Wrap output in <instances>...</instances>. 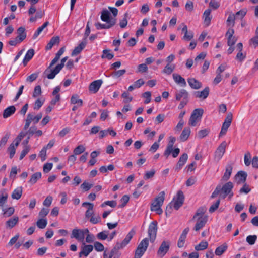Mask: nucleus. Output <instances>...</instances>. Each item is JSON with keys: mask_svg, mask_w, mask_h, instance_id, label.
<instances>
[{"mask_svg": "<svg viewBox=\"0 0 258 258\" xmlns=\"http://www.w3.org/2000/svg\"><path fill=\"white\" fill-rule=\"evenodd\" d=\"M206 209L204 207L199 208L193 216L192 220L196 221L194 229L198 231L204 227L208 221V216L205 214Z\"/></svg>", "mask_w": 258, "mask_h": 258, "instance_id": "f257e3e1", "label": "nucleus"}, {"mask_svg": "<svg viewBox=\"0 0 258 258\" xmlns=\"http://www.w3.org/2000/svg\"><path fill=\"white\" fill-rule=\"evenodd\" d=\"M165 193L164 191L160 192L158 196L154 199L151 204V210L155 211L157 214L160 215L163 213L161 209L164 199Z\"/></svg>", "mask_w": 258, "mask_h": 258, "instance_id": "f03ea898", "label": "nucleus"}, {"mask_svg": "<svg viewBox=\"0 0 258 258\" xmlns=\"http://www.w3.org/2000/svg\"><path fill=\"white\" fill-rule=\"evenodd\" d=\"M184 200V196L183 192L181 190H179L177 192L176 196L174 198L173 201L167 206L166 214H167L168 212L171 213L172 205L176 210H178L183 205Z\"/></svg>", "mask_w": 258, "mask_h": 258, "instance_id": "7ed1b4c3", "label": "nucleus"}, {"mask_svg": "<svg viewBox=\"0 0 258 258\" xmlns=\"http://www.w3.org/2000/svg\"><path fill=\"white\" fill-rule=\"evenodd\" d=\"M203 113L204 110L203 109H195L190 117L188 124L192 126H195L197 122L201 120Z\"/></svg>", "mask_w": 258, "mask_h": 258, "instance_id": "20e7f679", "label": "nucleus"}, {"mask_svg": "<svg viewBox=\"0 0 258 258\" xmlns=\"http://www.w3.org/2000/svg\"><path fill=\"white\" fill-rule=\"evenodd\" d=\"M89 233L88 229H74L72 230L71 237L75 238L79 241H83L86 234Z\"/></svg>", "mask_w": 258, "mask_h": 258, "instance_id": "39448f33", "label": "nucleus"}, {"mask_svg": "<svg viewBox=\"0 0 258 258\" xmlns=\"http://www.w3.org/2000/svg\"><path fill=\"white\" fill-rule=\"evenodd\" d=\"M157 229V222L156 221H153L150 224L148 233L151 242H153L156 237Z\"/></svg>", "mask_w": 258, "mask_h": 258, "instance_id": "423d86ee", "label": "nucleus"}, {"mask_svg": "<svg viewBox=\"0 0 258 258\" xmlns=\"http://www.w3.org/2000/svg\"><path fill=\"white\" fill-rule=\"evenodd\" d=\"M170 242L169 241H163L157 251V255L160 257H163L168 251L170 247Z\"/></svg>", "mask_w": 258, "mask_h": 258, "instance_id": "0eeeda50", "label": "nucleus"}, {"mask_svg": "<svg viewBox=\"0 0 258 258\" xmlns=\"http://www.w3.org/2000/svg\"><path fill=\"white\" fill-rule=\"evenodd\" d=\"M68 57H63L61 60V63L57 64L55 68L51 70L50 73H49V79H53L55 76L60 71L62 68L64 66V63L67 60Z\"/></svg>", "mask_w": 258, "mask_h": 258, "instance_id": "6e6552de", "label": "nucleus"}, {"mask_svg": "<svg viewBox=\"0 0 258 258\" xmlns=\"http://www.w3.org/2000/svg\"><path fill=\"white\" fill-rule=\"evenodd\" d=\"M135 234V231L134 229H132L127 234V235L125 236L124 240L121 242H117V248L122 249L126 245H127L130 240L132 239L133 237Z\"/></svg>", "mask_w": 258, "mask_h": 258, "instance_id": "1a4fd4ad", "label": "nucleus"}, {"mask_svg": "<svg viewBox=\"0 0 258 258\" xmlns=\"http://www.w3.org/2000/svg\"><path fill=\"white\" fill-rule=\"evenodd\" d=\"M227 143L225 141L222 142L218 146L215 153V159L219 161L225 152Z\"/></svg>", "mask_w": 258, "mask_h": 258, "instance_id": "9d476101", "label": "nucleus"}, {"mask_svg": "<svg viewBox=\"0 0 258 258\" xmlns=\"http://www.w3.org/2000/svg\"><path fill=\"white\" fill-rule=\"evenodd\" d=\"M233 187V184L231 182H228L225 183L222 187H221V191L223 192V198H225L226 196L229 195V197L231 198L233 194L232 189Z\"/></svg>", "mask_w": 258, "mask_h": 258, "instance_id": "9b49d317", "label": "nucleus"}, {"mask_svg": "<svg viewBox=\"0 0 258 258\" xmlns=\"http://www.w3.org/2000/svg\"><path fill=\"white\" fill-rule=\"evenodd\" d=\"M176 141V138L174 137L170 136L169 137V142L167 146L166 149L164 153V155L167 158L171 154L173 148L174 144Z\"/></svg>", "mask_w": 258, "mask_h": 258, "instance_id": "f8f14e48", "label": "nucleus"}, {"mask_svg": "<svg viewBox=\"0 0 258 258\" xmlns=\"http://www.w3.org/2000/svg\"><path fill=\"white\" fill-rule=\"evenodd\" d=\"M247 174L243 171H240L235 175V181L238 184H241L245 183Z\"/></svg>", "mask_w": 258, "mask_h": 258, "instance_id": "ddd939ff", "label": "nucleus"}, {"mask_svg": "<svg viewBox=\"0 0 258 258\" xmlns=\"http://www.w3.org/2000/svg\"><path fill=\"white\" fill-rule=\"evenodd\" d=\"M102 83V80H97L92 82L89 85V91L93 93H96L99 89Z\"/></svg>", "mask_w": 258, "mask_h": 258, "instance_id": "4468645a", "label": "nucleus"}, {"mask_svg": "<svg viewBox=\"0 0 258 258\" xmlns=\"http://www.w3.org/2000/svg\"><path fill=\"white\" fill-rule=\"evenodd\" d=\"M87 41L86 38H84L82 41L80 43V44L76 47L74 49L72 52V56H75L77 54H79L82 50L85 48L87 44Z\"/></svg>", "mask_w": 258, "mask_h": 258, "instance_id": "2eb2a0df", "label": "nucleus"}, {"mask_svg": "<svg viewBox=\"0 0 258 258\" xmlns=\"http://www.w3.org/2000/svg\"><path fill=\"white\" fill-rule=\"evenodd\" d=\"M189 231V228L188 227L185 228L183 231L177 242V246L179 248H182L184 246L186 236Z\"/></svg>", "mask_w": 258, "mask_h": 258, "instance_id": "dca6fc26", "label": "nucleus"}, {"mask_svg": "<svg viewBox=\"0 0 258 258\" xmlns=\"http://www.w3.org/2000/svg\"><path fill=\"white\" fill-rule=\"evenodd\" d=\"M209 91V88L208 87H206L201 91H196L194 93V95L197 98L205 99L208 96Z\"/></svg>", "mask_w": 258, "mask_h": 258, "instance_id": "f3484780", "label": "nucleus"}, {"mask_svg": "<svg viewBox=\"0 0 258 258\" xmlns=\"http://www.w3.org/2000/svg\"><path fill=\"white\" fill-rule=\"evenodd\" d=\"M60 90V87L59 86H57L53 91L52 96L54 97V98L51 100L50 102L52 105H55L56 102L60 100V94H59Z\"/></svg>", "mask_w": 258, "mask_h": 258, "instance_id": "a211bd4d", "label": "nucleus"}, {"mask_svg": "<svg viewBox=\"0 0 258 258\" xmlns=\"http://www.w3.org/2000/svg\"><path fill=\"white\" fill-rule=\"evenodd\" d=\"M101 19L103 21L106 22L108 24H110L111 20H114L115 22L116 21V19L110 17V14L107 10H104L102 11Z\"/></svg>", "mask_w": 258, "mask_h": 258, "instance_id": "6ab92c4d", "label": "nucleus"}, {"mask_svg": "<svg viewBox=\"0 0 258 258\" xmlns=\"http://www.w3.org/2000/svg\"><path fill=\"white\" fill-rule=\"evenodd\" d=\"M187 159L188 155L186 153L183 154L179 158V160L176 166V170H180L186 162Z\"/></svg>", "mask_w": 258, "mask_h": 258, "instance_id": "aec40b11", "label": "nucleus"}, {"mask_svg": "<svg viewBox=\"0 0 258 258\" xmlns=\"http://www.w3.org/2000/svg\"><path fill=\"white\" fill-rule=\"evenodd\" d=\"M187 82L190 87L194 89H199L202 87V83L194 78H189Z\"/></svg>", "mask_w": 258, "mask_h": 258, "instance_id": "412c9836", "label": "nucleus"}, {"mask_svg": "<svg viewBox=\"0 0 258 258\" xmlns=\"http://www.w3.org/2000/svg\"><path fill=\"white\" fill-rule=\"evenodd\" d=\"M175 98L178 101L180 100L182 98L183 99H188V93L185 89H181L176 93Z\"/></svg>", "mask_w": 258, "mask_h": 258, "instance_id": "4be33fe9", "label": "nucleus"}, {"mask_svg": "<svg viewBox=\"0 0 258 258\" xmlns=\"http://www.w3.org/2000/svg\"><path fill=\"white\" fill-rule=\"evenodd\" d=\"M172 76L176 83L180 85L181 87H185L186 86L185 80L180 75L177 74H173Z\"/></svg>", "mask_w": 258, "mask_h": 258, "instance_id": "5701e85b", "label": "nucleus"}, {"mask_svg": "<svg viewBox=\"0 0 258 258\" xmlns=\"http://www.w3.org/2000/svg\"><path fill=\"white\" fill-rule=\"evenodd\" d=\"M8 198V194L6 189H3L0 191V207H3L7 203Z\"/></svg>", "mask_w": 258, "mask_h": 258, "instance_id": "b1692460", "label": "nucleus"}, {"mask_svg": "<svg viewBox=\"0 0 258 258\" xmlns=\"http://www.w3.org/2000/svg\"><path fill=\"white\" fill-rule=\"evenodd\" d=\"M182 25L183 26L182 29V31L184 33L183 39L187 41L191 40L194 37L193 33L192 32H188L187 27L185 24L182 23Z\"/></svg>", "mask_w": 258, "mask_h": 258, "instance_id": "393cba45", "label": "nucleus"}, {"mask_svg": "<svg viewBox=\"0 0 258 258\" xmlns=\"http://www.w3.org/2000/svg\"><path fill=\"white\" fill-rule=\"evenodd\" d=\"M211 10L210 9L206 10L203 14V18L204 19V24L206 26H208L211 22L212 16H211Z\"/></svg>", "mask_w": 258, "mask_h": 258, "instance_id": "a878e982", "label": "nucleus"}, {"mask_svg": "<svg viewBox=\"0 0 258 258\" xmlns=\"http://www.w3.org/2000/svg\"><path fill=\"white\" fill-rule=\"evenodd\" d=\"M191 133L190 128L189 127H185L182 131V133L179 137V139L181 142L186 141L189 138Z\"/></svg>", "mask_w": 258, "mask_h": 258, "instance_id": "bb28decb", "label": "nucleus"}, {"mask_svg": "<svg viewBox=\"0 0 258 258\" xmlns=\"http://www.w3.org/2000/svg\"><path fill=\"white\" fill-rule=\"evenodd\" d=\"M19 218L17 216H14L9 219L6 222V226L7 228L11 229L14 227L18 222Z\"/></svg>", "mask_w": 258, "mask_h": 258, "instance_id": "cd10ccee", "label": "nucleus"}, {"mask_svg": "<svg viewBox=\"0 0 258 258\" xmlns=\"http://www.w3.org/2000/svg\"><path fill=\"white\" fill-rule=\"evenodd\" d=\"M93 246L91 245H87L84 246L82 248V251L79 253V257H81L82 255L87 256L92 251Z\"/></svg>", "mask_w": 258, "mask_h": 258, "instance_id": "c85d7f7f", "label": "nucleus"}, {"mask_svg": "<svg viewBox=\"0 0 258 258\" xmlns=\"http://www.w3.org/2000/svg\"><path fill=\"white\" fill-rule=\"evenodd\" d=\"M16 111V108L14 106H10L6 108L3 112V116L4 118H7L12 114H13Z\"/></svg>", "mask_w": 258, "mask_h": 258, "instance_id": "c756f323", "label": "nucleus"}, {"mask_svg": "<svg viewBox=\"0 0 258 258\" xmlns=\"http://www.w3.org/2000/svg\"><path fill=\"white\" fill-rule=\"evenodd\" d=\"M115 24L114 20H111L110 24H101L100 23H97L95 24V26L97 29H109Z\"/></svg>", "mask_w": 258, "mask_h": 258, "instance_id": "7c9ffc66", "label": "nucleus"}, {"mask_svg": "<svg viewBox=\"0 0 258 258\" xmlns=\"http://www.w3.org/2000/svg\"><path fill=\"white\" fill-rule=\"evenodd\" d=\"M34 54V50L33 49H30L28 50L23 60L24 66H26L28 62L32 59Z\"/></svg>", "mask_w": 258, "mask_h": 258, "instance_id": "2f4dec72", "label": "nucleus"}, {"mask_svg": "<svg viewBox=\"0 0 258 258\" xmlns=\"http://www.w3.org/2000/svg\"><path fill=\"white\" fill-rule=\"evenodd\" d=\"M22 187H18L12 192L11 195L12 198L13 199L19 200L22 196Z\"/></svg>", "mask_w": 258, "mask_h": 258, "instance_id": "473e14b6", "label": "nucleus"}, {"mask_svg": "<svg viewBox=\"0 0 258 258\" xmlns=\"http://www.w3.org/2000/svg\"><path fill=\"white\" fill-rule=\"evenodd\" d=\"M149 245V240L147 238H144L138 245L137 248L143 250L144 252L146 251Z\"/></svg>", "mask_w": 258, "mask_h": 258, "instance_id": "72a5a7b5", "label": "nucleus"}, {"mask_svg": "<svg viewBox=\"0 0 258 258\" xmlns=\"http://www.w3.org/2000/svg\"><path fill=\"white\" fill-rule=\"evenodd\" d=\"M227 247L228 246L226 243L218 246L215 250V254L217 256H221L227 250Z\"/></svg>", "mask_w": 258, "mask_h": 258, "instance_id": "f704fd0d", "label": "nucleus"}, {"mask_svg": "<svg viewBox=\"0 0 258 258\" xmlns=\"http://www.w3.org/2000/svg\"><path fill=\"white\" fill-rule=\"evenodd\" d=\"M120 248H117V244H116L115 246L110 251L107 252L105 250L103 253L104 258H112L114 254Z\"/></svg>", "mask_w": 258, "mask_h": 258, "instance_id": "c9c22d12", "label": "nucleus"}, {"mask_svg": "<svg viewBox=\"0 0 258 258\" xmlns=\"http://www.w3.org/2000/svg\"><path fill=\"white\" fill-rule=\"evenodd\" d=\"M232 171V166L231 165H227L226 168L225 172L222 177V179L224 181H227L229 179L231 175Z\"/></svg>", "mask_w": 258, "mask_h": 258, "instance_id": "e433bc0d", "label": "nucleus"}, {"mask_svg": "<svg viewBox=\"0 0 258 258\" xmlns=\"http://www.w3.org/2000/svg\"><path fill=\"white\" fill-rule=\"evenodd\" d=\"M17 37L21 41H23L26 37L25 29L24 27H20L17 30Z\"/></svg>", "mask_w": 258, "mask_h": 258, "instance_id": "4c0bfd02", "label": "nucleus"}, {"mask_svg": "<svg viewBox=\"0 0 258 258\" xmlns=\"http://www.w3.org/2000/svg\"><path fill=\"white\" fill-rule=\"evenodd\" d=\"M2 211L3 212V216L5 217H9L14 214L15 212V209L14 207H11L8 208H3Z\"/></svg>", "mask_w": 258, "mask_h": 258, "instance_id": "58836bf2", "label": "nucleus"}, {"mask_svg": "<svg viewBox=\"0 0 258 258\" xmlns=\"http://www.w3.org/2000/svg\"><path fill=\"white\" fill-rule=\"evenodd\" d=\"M71 102L72 104H77L78 106H82L83 105L82 100L79 99L78 95L74 94L72 95L71 98Z\"/></svg>", "mask_w": 258, "mask_h": 258, "instance_id": "ea45409f", "label": "nucleus"}, {"mask_svg": "<svg viewBox=\"0 0 258 258\" xmlns=\"http://www.w3.org/2000/svg\"><path fill=\"white\" fill-rule=\"evenodd\" d=\"M19 145L16 144V143H12L9 147L8 148V151L9 152L10 154V158H12L16 152V150L17 147H18Z\"/></svg>", "mask_w": 258, "mask_h": 258, "instance_id": "a19ab883", "label": "nucleus"}, {"mask_svg": "<svg viewBox=\"0 0 258 258\" xmlns=\"http://www.w3.org/2000/svg\"><path fill=\"white\" fill-rule=\"evenodd\" d=\"M208 243L204 240L202 241L198 245L195 246V249L197 251L204 250L207 248Z\"/></svg>", "mask_w": 258, "mask_h": 258, "instance_id": "79ce46f5", "label": "nucleus"}, {"mask_svg": "<svg viewBox=\"0 0 258 258\" xmlns=\"http://www.w3.org/2000/svg\"><path fill=\"white\" fill-rule=\"evenodd\" d=\"M174 69L175 66L174 64L167 63V64L165 66V67L162 71V72L166 74L170 75L172 73Z\"/></svg>", "mask_w": 258, "mask_h": 258, "instance_id": "37998d69", "label": "nucleus"}, {"mask_svg": "<svg viewBox=\"0 0 258 258\" xmlns=\"http://www.w3.org/2000/svg\"><path fill=\"white\" fill-rule=\"evenodd\" d=\"M41 173L40 172L35 173L31 176L29 180V183L31 184H34L39 179L41 178Z\"/></svg>", "mask_w": 258, "mask_h": 258, "instance_id": "c03bdc74", "label": "nucleus"}, {"mask_svg": "<svg viewBox=\"0 0 258 258\" xmlns=\"http://www.w3.org/2000/svg\"><path fill=\"white\" fill-rule=\"evenodd\" d=\"M43 15V13L40 11H37L35 14V15L31 16L29 20L30 22H35L38 19L41 18Z\"/></svg>", "mask_w": 258, "mask_h": 258, "instance_id": "a18cd8bd", "label": "nucleus"}, {"mask_svg": "<svg viewBox=\"0 0 258 258\" xmlns=\"http://www.w3.org/2000/svg\"><path fill=\"white\" fill-rule=\"evenodd\" d=\"M110 50L104 49L103 50V54L101 56L102 58H107L108 60L111 59L114 57V54L110 53Z\"/></svg>", "mask_w": 258, "mask_h": 258, "instance_id": "49530a36", "label": "nucleus"}, {"mask_svg": "<svg viewBox=\"0 0 258 258\" xmlns=\"http://www.w3.org/2000/svg\"><path fill=\"white\" fill-rule=\"evenodd\" d=\"M236 16L234 14H230L227 20L226 23L228 26L233 27L235 24V20Z\"/></svg>", "mask_w": 258, "mask_h": 258, "instance_id": "de8ad7c7", "label": "nucleus"}, {"mask_svg": "<svg viewBox=\"0 0 258 258\" xmlns=\"http://www.w3.org/2000/svg\"><path fill=\"white\" fill-rule=\"evenodd\" d=\"M60 42V39L58 36L53 37L49 41V49L54 45H58Z\"/></svg>", "mask_w": 258, "mask_h": 258, "instance_id": "09e8293b", "label": "nucleus"}, {"mask_svg": "<svg viewBox=\"0 0 258 258\" xmlns=\"http://www.w3.org/2000/svg\"><path fill=\"white\" fill-rule=\"evenodd\" d=\"M48 146V144L46 146L44 147L39 153V157L41 158L42 161H45L46 159V153Z\"/></svg>", "mask_w": 258, "mask_h": 258, "instance_id": "8fccbe9b", "label": "nucleus"}, {"mask_svg": "<svg viewBox=\"0 0 258 258\" xmlns=\"http://www.w3.org/2000/svg\"><path fill=\"white\" fill-rule=\"evenodd\" d=\"M121 97L124 98L123 102L125 104H127L131 102L133 99V97L132 96H130L129 93L127 92H124L122 94Z\"/></svg>", "mask_w": 258, "mask_h": 258, "instance_id": "3c124183", "label": "nucleus"}, {"mask_svg": "<svg viewBox=\"0 0 258 258\" xmlns=\"http://www.w3.org/2000/svg\"><path fill=\"white\" fill-rule=\"evenodd\" d=\"M209 133L208 129H204L199 131L196 135V136L200 139H202L208 135Z\"/></svg>", "mask_w": 258, "mask_h": 258, "instance_id": "603ef678", "label": "nucleus"}, {"mask_svg": "<svg viewBox=\"0 0 258 258\" xmlns=\"http://www.w3.org/2000/svg\"><path fill=\"white\" fill-rule=\"evenodd\" d=\"M114 169V166L113 164H110L107 167L105 166H102L100 167L99 170L102 173H106L108 170L112 171Z\"/></svg>", "mask_w": 258, "mask_h": 258, "instance_id": "864d4df0", "label": "nucleus"}, {"mask_svg": "<svg viewBox=\"0 0 258 258\" xmlns=\"http://www.w3.org/2000/svg\"><path fill=\"white\" fill-rule=\"evenodd\" d=\"M108 233L109 232L108 231H103L97 234V237L100 240H105L108 237Z\"/></svg>", "mask_w": 258, "mask_h": 258, "instance_id": "5fc2aeb1", "label": "nucleus"}, {"mask_svg": "<svg viewBox=\"0 0 258 258\" xmlns=\"http://www.w3.org/2000/svg\"><path fill=\"white\" fill-rule=\"evenodd\" d=\"M44 100L43 98L37 99L34 103V109L35 110H38L43 105Z\"/></svg>", "mask_w": 258, "mask_h": 258, "instance_id": "6e6d98bb", "label": "nucleus"}, {"mask_svg": "<svg viewBox=\"0 0 258 258\" xmlns=\"http://www.w3.org/2000/svg\"><path fill=\"white\" fill-rule=\"evenodd\" d=\"M85 150V148L84 146L80 145L76 147L74 150L75 155H79L83 153Z\"/></svg>", "mask_w": 258, "mask_h": 258, "instance_id": "4d7b16f0", "label": "nucleus"}, {"mask_svg": "<svg viewBox=\"0 0 258 258\" xmlns=\"http://www.w3.org/2000/svg\"><path fill=\"white\" fill-rule=\"evenodd\" d=\"M94 247L95 249L98 252L103 251L104 249V247L103 245L98 241H96L94 242Z\"/></svg>", "mask_w": 258, "mask_h": 258, "instance_id": "13d9d810", "label": "nucleus"}, {"mask_svg": "<svg viewBox=\"0 0 258 258\" xmlns=\"http://www.w3.org/2000/svg\"><path fill=\"white\" fill-rule=\"evenodd\" d=\"M128 17V14L125 13L124 15V18L121 20L119 22V25L121 28H125L127 24V18Z\"/></svg>", "mask_w": 258, "mask_h": 258, "instance_id": "bf43d9fd", "label": "nucleus"}, {"mask_svg": "<svg viewBox=\"0 0 258 258\" xmlns=\"http://www.w3.org/2000/svg\"><path fill=\"white\" fill-rule=\"evenodd\" d=\"M257 239V236L255 235H249L246 237V241L250 245H253Z\"/></svg>", "mask_w": 258, "mask_h": 258, "instance_id": "052dcab7", "label": "nucleus"}, {"mask_svg": "<svg viewBox=\"0 0 258 258\" xmlns=\"http://www.w3.org/2000/svg\"><path fill=\"white\" fill-rule=\"evenodd\" d=\"M30 116L31 118H32V122H33L35 124L38 123L42 117V115L41 113H39L36 116H35L32 113H30Z\"/></svg>", "mask_w": 258, "mask_h": 258, "instance_id": "680f3d73", "label": "nucleus"}, {"mask_svg": "<svg viewBox=\"0 0 258 258\" xmlns=\"http://www.w3.org/2000/svg\"><path fill=\"white\" fill-rule=\"evenodd\" d=\"M38 72H35L34 73H33L27 77L26 78V81L31 83L35 81L38 76Z\"/></svg>", "mask_w": 258, "mask_h": 258, "instance_id": "e2e57ef3", "label": "nucleus"}, {"mask_svg": "<svg viewBox=\"0 0 258 258\" xmlns=\"http://www.w3.org/2000/svg\"><path fill=\"white\" fill-rule=\"evenodd\" d=\"M41 94V87L39 85H37L35 86L34 89V91L33 93V97L34 98H36L40 95Z\"/></svg>", "mask_w": 258, "mask_h": 258, "instance_id": "0e129e2a", "label": "nucleus"}, {"mask_svg": "<svg viewBox=\"0 0 258 258\" xmlns=\"http://www.w3.org/2000/svg\"><path fill=\"white\" fill-rule=\"evenodd\" d=\"M130 198L127 195H124L120 200L121 204L119 205V207H124L126 204L128 203Z\"/></svg>", "mask_w": 258, "mask_h": 258, "instance_id": "69168bd1", "label": "nucleus"}, {"mask_svg": "<svg viewBox=\"0 0 258 258\" xmlns=\"http://www.w3.org/2000/svg\"><path fill=\"white\" fill-rule=\"evenodd\" d=\"M47 220L46 219H41L37 222V225L39 228H44L47 225Z\"/></svg>", "mask_w": 258, "mask_h": 258, "instance_id": "338daca9", "label": "nucleus"}, {"mask_svg": "<svg viewBox=\"0 0 258 258\" xmlns=\"http://www.w3.org/2000/svg\"><path fill=\"white\" fill-rule=\"evenodd\" d=\"M250 45L254 48L258 46V36L255 35L250 40Z\"/></svg>", "mask_w": 258, "mask_h": 258, "instance_id": "774afa93", "label": "nucleus"}]
</instances>
